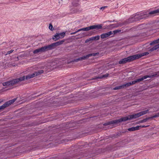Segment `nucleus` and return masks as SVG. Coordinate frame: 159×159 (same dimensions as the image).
<instances>
[{
	"label": "nucleus",
	"instance_id": "obj_5",
	"mask_svg": "<svg viewBox=\"0 0 159 159\" xmlns=\"http://www.w3.org/2000/svg\"><path fill=\"white\" fill-rule=\"evenodd\" d=\"M135 60L134 55H132L122 59L118 61V63L120 64H124L127 62H130Z\"/></svg>",
	"mask_w": 159,
	"mask_h": 159
},
{
	"label": "nucleus",
	"instance_id": "obj_23",
	"mask_svg": "<svg viewBox=\"0 0 159 159\" xmlns=\"http://www.w3.org/2000/svg\"><path fill=\"white\" fill-rule=\"evenodd\" d=\"M9 106L7 102H6L2 105L0 106V111L1 110L4 109L5 108Z\"/></svg>",
	"mask_w": 159,
	"mask_h": 159
},
{
	"label": "nucleus",
	"instance_id": "obj_2",
	"mask_svg": "<svg viewBox=\"0 0 159 159\" xmlns=\"http://www.w3.org/2000/svg\"><path fill=\"white\" fill-rule=\"evenodd\" d=\"M150 11H146L141 13L139 15H136L134 16L129 18L127 22L120 24L119 25L121 26L125 24L132 23L134 21H139L142 19H146L149 16H153V14H150Z\"/></svg>",
	"mask_w": 159,
	"mask_h": 159
},
{
	"label": "nucleus",
	"instance_id": "obj_30",
	"mask_svg": "<svg viewBox=\"0 0 159 159\" xmlns=\"http://www.w3.org/2000/svg\"><path fill=\"white\" fill-rule=\"evenodd\" d=\"M59 35L61 37V38H63L65 36L66 34L64 32H63L60 33H58Z\"/></svg>",
	"mask_w": 159,
	"mask_h": 159
},
{
	"label": "nucleus",
	"instance_id": "obj_32",
	"mask_svg": "<svg viewBox=\"0 0 159 159\" xmlns=\"http://www.w3.org/2000/svg\"><path fill=\"white\" fill-rule=\"evenodd\" d=\"M120 89H122L121 86H119L117 87H116L115 88H113L112 89L114 90H118Z\"/></svg>",
	"mask_w": 159,
	"mask_h": 159
},
{
	"label": "nucleus",
	"instance_id": "obj_36",
	"mask_svg": "<svg viewBox=\"0 0 159 159\" xmlns=\"http://www.w3.org/2000/svg\"><path fill=\"white\" fill-rule=\"evenodd\" d=\"M107 95V94L106 93H99L98 95V96H102V95Z\"/></svg>",
	"mask_w": 159,
	"mask_h": 159
},
{
	"label": "nucleus",
	"instance_id": "obj_9",
	"mask_svg": "<svg viewBox=\"0 0 159 159\" xmlns=\"http://www.w3.org/2000/svg\"><path fill=\"white\" fill-rule=\"evenodd\" d=\"M149 53L148 52H144L143 53H141L139 54H135L134 55L135 60L138 59L144 56H146Z\"/></svg>",
	"mask_w": 159,
	"mask_h": 159
},
{
	"label": "nucleus",
	"instance_id": "obj_7",
	"mask_svg": "<svg viewBox=\"0 0 159 159\" xmlns=\"http://www.w3.org/2000/svg\"><path fill=\"white\" fill-rule=\"evenodd\" d=\"M88 55H87L86 56H84L82 57H80L78 58L74 59L71 61H68L67 62V63L70 64L71 63L78 62L79 61H82L83 60H84L85 59L88 58Z\"/></svg>",
	"mask_w": 159,
	"mask_h": 159
},
{
	"label": "nucleus",
	"instance_id": "obj_20",
	"mask_svg": "<svg viewBox=\"0 0 159 159\" xmlns=\"http://www.w3.org/2000/svg\"><path fill=\"white\" fill-rule=\"evenodd\" d=\"M16 98H15L12 100H10L9 101L7 102L9 106L14 103L16 100Z\"/></svg>",
	"mask_w": 159,
	"mask_h": 159
},
{
	"label": "nucleus",
	"instance_id": "obj_38",
	"mask_svg": "<svg viewBox=\"0 0 159 159\" xmlns=\"http://www.w3.org/2000/svg\"><path fill=\"white\" fill-rule=\"evenodd\" d=\"M13 50H11L10 51H8L7 52V54H9L11 53L13 51Z\"/></svg>",
	"mask_w": 159,
	"mask_h": 159
},
{
	"label": "nucleus",
	"instance_id": "obj_21",
	"mask_svg": "<svg viewBox=\"0 0 159 159\" xmlns=\"http://www.w3.org/2000/svg\"><path fill=\"white\" fill-rule=\"evenodd\" d=\"M16 98H15L12 100H10L9 101L7 102L9 106L14 103L16 100Z\"/></svg>",
	"mask_w": 159,
	"mask_h": 159
},
{
	"label": "nucleus",
	"instance_id": "obj_19",
	"mask_svg": "<svg viewBox=\"0 0 159 159\" xmlns=\"http://www.w3.org/2000/svg\"><path fill=\"white\" fill-rule=\"evenodd\" d=\"M158 13H159V9L150 11V14H153V16H154Z\"/></svg>",
	"mask_w": 159,
	"mask_h": 159
},
{
	"label": "nucleus",
	"instance_id": "obj_39",
	"mask_svg": "<svg viewBox=\"0 0 159 159\" xmlns=\"http://www.w3.org/2000/svg\"><path fill=\"white\" fill-rule=\"evenodd\" d=\"M77 32V31L74 32H72V33H70V34L71 35H72V34H75Z\"/></svg>",
	"mask_w": 159,
	"mask_h": 159
},
{
	"label": "nucleus",
	"instance_id": "obj_10",
	"mask_svg": "<svg viewBox=\"0 0 159 159\" xmlns=\"http://www.w3.org/2000/svg\"><path fill=\"white\" fill-rule=\"evenodd\" d=\"M113 34L112 31L102 34L101 35V38L102 39H105L109 37L110 35Z\"/></svg>",
	"mask_w": 159,
	"mask_h": 159
},
{
	"label": "nucleus",
	"instance_id": "obj_25",
	"mask_svg": "<svg viewBox=\"0 0 159 159\" xmlns=\"http://www.w3.org/2000/svg\"><path fill=\"white\" fill-rule=\"evenodd\" d=\"M158 48H158V47L157 44V45H155V46H154V47H153L152 48L150 49L149 50V51H150V52H152V51H153L154 50H156Z\"/></svg>",
	"mask_w": 159,
	"mask_h": 159
},
{
	"label": "nucleus",
	"instance_id": "obj_26",
	"mask_svg": "<svg viewBox=\"0 0 159 159\" xmlns=\"http://www.w3.org/2000/svg\"><path fill=\"white\" fill-rule=\"evenodd\" d=\"M100 36L99 35L96 36L95 37H93L90 39L92 40H97L99 39Z\"/></svg>",
	"mask_w": 159,
	"mask_h": 159
},
{
	"label": "nucleus",
	"instance_id": "obj_17",
	"mask_svg": "<svg viewBox=\"0 0 159 159\" xmlns=\"http://www.w3.org/2000/svg\"><path fill=\"white\" fill-rule=\"evenodd\" d=\"M33 52L34 54H35L38 53H41L43 52L42 51V48H41L34 50Z\"/></svg>",
	"mask_w": 159,
	"mask_h": 159
},
{
	"label": "nucleus",
	"instance_id": "obj_3",
	"mask_svg": "<svg viewBox=\"0 0 159 159\" xmlns=\"http://www.w3.org/2000/svg\"><path fill=\"white\" fill-rule=\"evenodd\" d=\"M25 79V76H24L18 78L13 79L4 82L2 83L3 85L4 86H13L17 83L23 81Z\"/></svg>",
	"mask_w": 159,
	"mask_h": 159
},
{
	"label": "nucleus",
	"instance_id": "obj_13",
	"mask_svg": "<svg viewBox=\"0 0 159 159\" xmlns=\"http://www.w3.org/2000/svg\"><path fill=\"white\" fill-rule=\"evenodd\" d=\"M140 126H139V125H138L136 127H132L128 129V130L130 131H134L140 129Z\"/></svg>",
	"mask_w": 159,
	"mask_h": 159
},
{
	"label": "nucleus",
	"instance_id": "obj_33",
	"mask_svg": "<svg viewBox=\"0 0 159 159\" xmlns=\"http://www.w3.org/2000/svg\"><path fill=\"white\" fill-rule=\"evenodd\" d=\"M49 29L51 31H53L54 29L53 28V26L51 24H49Z\"/></svg>",
	"mask_w": 159,
	"mask_h": 159
},
{
	"label": "nucleus",
	"instance_id": "obj_31",
	"mask_svg": "<svg viewBox=\"0 0 159 159\" xmlns=\"http://www.w3.org/2000/svg\"><path fill=\"white\" fill-rule=\"evenodd\" d=\"M121 30H116L113 31L112 32L113 34H116L117 33L120 32Z\"/></svg>",
	"mask_w": 159,
	"mask_h": 159
},
{
	"label": "nucleus",
	"instance_id": "obj_6",
	"mask_svg": "<svg viewBox=\"0 0 159 159\" xmlns=\"http://www.w3.org/2000/svg\"><path fill=\"white\" fill-rule=\"evenodd\" d=\"M102 28V24L98 25H93L89 27H86L82 28L83 31H87L90 30L96 29L97 30L101 29Z\"/></svg>",
	"mask_w": 159,
	"mask_h": 159
},
{
	"label": "nucleus",
	"instance_id": "obj_11",
	"mask_svg": "<svg viewBox=\"0 0 159 159\" xmlns=\"http://www.w3.org/2000/svg\"><path fill=\"white\" fill-rule=\"evenodd\" d=\"M65 41L64 40H60L55 43H52V45L54 48L55 47L62 44Z\"/></svg>",
	"mask_w": 159,
	"mask_h": 159
},
{
	"label": "nucleus",
	"instance_id": "obj_12",
	"mask_svg": "<svg viewBox=\"0 0 159 159\" xmlns=\"http://www.w3.org/2000/svg\"><path fill=\"white\" fill-rule=\"evenodd\" d=\"M109 74L108 73H107L105 75H103L102 76H98L92 78L91 80H97L98 79H101L103 78H105L106 77H108Z\"/></svg>",
	"mask_w": 159,
	"mask_h": 159
},
{
	"label": "nucleus",
	"instance_id": "obj_42",
	"mask_svg": "<svg viewBox=\"0 0 159 159\" xmlns=\"http://www.w3.org/2000/svg\"><path fill=\"white\" fill-rule=\"evenodd\" d=\"M158 117H159V112L156 113Z\"/></svg>",
	"mask_w": 159,
	"mask_h": 159
},
{
	"label": "nucleus",
	"instance_id": "obj_8",
	"mask_svg": "<svg viewBox=\"0 0 159 159\" xmlns=\"http://www.w3.org/2000/svg\"><path fill=\"white\" fill-rule=\"evenodd\" d=\"M41 48L43 52L48 50L52 49L54 48L52 44L48 45L42 47Z\"/></svg>",
	"mask_w": 159,
	"mask_h": 159
},
{
	"label": "nucleus",
	"instance_id": "obj_14",
	"mask_svg": "<svg viewBox=\"0 0 159 159\" xmlns=\"http://www.w3.org/2000/svg\"><path fill=\"white\" fill-rule=\"evenodd\" d=\"M52 39L54 40V41H56L61 38V37L59 35V34L57 33H56V34L54 35Z\"/></svg>",
	"mask_w": 159,
	"mask_h": 159
},
{
	"label": "nucleus",
	"instance_id": "obj_24",
	"mask_svg": "<svg viewBox=\"0 0 159 159\" xmlns=\"http://www.w3.org/2000/svg\"><path fill=\"white\" fill-rule=\"evenodd\" d=\"M159 43V38L153 41L152 42L150 43L149 44L150 45H152L154 44L158 43Z\"/></svg>",
	"mask_w": 159,
	"mask_h": 159
},
{
	"label": "nucleus",
	"instance_id": "obj_43",
	"mask_svg": "<svg viewBox=\"0 0 159 159\" xmlns=\"http://www.w3.org/2000/svg\"><path fill=\"white\" fill-rule=\"evenodd\" d=\"M89 41V40L88 39H87V40H86V41H85V43H87V42H88V41Z\"/></svg>",
	"mask_w": 159,
	"mask_h": 159
},
{
	"label": "nucleus",
	"instance_id": "obj_37",
	"mask_svg": "<svg viewBox=\"0 0 159 159\" xmlns=\"http://www.w3.org/2000/svg\"><path fill=\"white\" fill-rule=\"evenodd\" d=\"M140 129L141 128H146V127H148L149 126V125H140Z\"/></svg>",
	"mask_w": 159,
	"mask_h": 159
},
{
	"label": "nucleus",
	"instance_id": "obj_35",
	"mask_svg": "<svg viewBox=\"0 0 159 159\" xmlns=\"http://www.w3.org/2000/svg\"><path fill=\"white\" fill-rule=\"evenodd\" d=\"M121 135V133H118V134H116V135H115V137H117L118 136H120Z\"/></svg>",
	"mask_w": 159,
	"mask_h": 159
},
{
	"label": "nucleus",
	"instance_id": "obj_40",
	"mask_svg": "<svg viewBox=\"0 0 159 159\" xmlns=\"http://www.w3.org/2000/svg\"><path fill=\"white\" fill-rule=\"evenodd\" d=\"M106 7H107L106 6H104V7H101V8H100L101 9H102L103 10V9H104V8H105Z\"/></svg>",
	"mask_w": 159,
	"mask_h": 159
},
{
	"label": "nucleus",
	"instance_id": "obj_34",
	"mask_svg": "<svg viewBox=\"0 0 159 159\" xmlns=\"http://www.w3.org/2000/svg\"><path fill=\"white\" fill-rule=\"evenodd\" d=\"M157 117H158L157 116V114H156L155 115L151 117H149V119H152L153 118H156Z\"/></svg>",
	"mask_w": 159,
	"mask_h": 159
},
{
	"label": "nucleus",
	"instance_id": "obj_16",
	"mask_svg": "<svg viewBox=\"0 0 159 159\" xmlns=\"http://www.w3.org/2000/svg\"><path fill=\"white\" fill-rule=\"evenodd\" d=\"M132 85V82H129L127 83L124 84H122V85H121V86L122 88V89H123L125 88H127Z\"/></svg>",
	"mask_w": 159,
	"mask_h": 159
},
{
	"label": "nucleus",
	"instance_id": "obj_22",
	"mask_svg": "<svg viewBox=\"0 0 159 159\" xmlns=\"http://www.w3.org/2000/svg\"><path fill=\"white\" fill-rule=\"evenodd\" d=\"M78 0H72V4L75 7H76L78 6Z\"/></svg>",
	"mask_w": 159,
	"mask_h": 159
},
{
	"label": "nucleus",
	"instance_id": "obj_29",
	"mask_svg": "<svg viewBox=\"0 0 159 159\" xmlns=\"http://www.w3.org/2000/svg\"><path fill=\"white\" fill-rule=\"evenodd\" d=\"M125 140L121 141L119 143H118L117 144L118 145H120V146L123 147V145H125L124 143L125 142Z\"/></svg>",
	"mask_w": 159,
	"mask_h": 159
},
{
	"label": "nucleus",
	"instance_id": "obj_1",
	"mask_svg": "<svg viewBox=\"0 0 159 159\" xmlns=\"http://www.w3.org/2000/svg\"><path fill=\"white\" fill-rule=\"evenodd\" d=\"M148 110L142 111L137 113L130 115L128 116L121 118L118 120H112L107 122L105 123L103 125L104 126H107L110 125H116L122 121H125L127 120L134 119L147 114L148 112Z\"/></svg>",
	"mask_w": 159,
	"mask_h": 159
},
{
	"label": "nucleus",
	"instance_id": "obj_41",
	"mask_svg": "<svg viewBox=\"0 0 159 159\" xmlns=\"http://www.w3.org/2000/svg\"><path fill=\"white\" fill-rule=\"evenodd\" d=\"M83 31V30H82V28L78 30H77V32H79V31Z\"/></svg>",
	"mask_w": 159,
	"mask_h": 159
},
{
	"label": "nucleus",
	"instance_id": "obj_28",
	"mask_svg": "<svg viewBox=\"0 0 159 159\" xmlns=\"http://www.w3.org/2000/svg\"><path fill=\"white\" fill-rule=\"evenodd\" d=\"M149 120V117L146 118L145 119H144L143 120H140L139 121V122L141 123H143L146 122L147 121Z\"/></svg>",
	"mask_w": 159,
	"mask_h": 159
},
{
	"label": "nucleus",
	"instance_id": "obj_45",
	"mask_svg": "<svg viewBox=\"0 0 159 159\" xmlns=\"http://www.w3.org/2000/svg\"><path fill=\"white\" fill-rule=\"evenodd\" d=\"M2 101L0 100V103L2 102Z\"/></svg>",
	"mask_w": 159,
	"mask_h": 159
},
{
	"label": "nucleus",
	"instance_id": "obj_18",
	"mask_svg": "<svg viewBox=\"0 0 159 159\" xmlns=\"http://www.w3.org/2000/svg\"><path fill=\"white\" fill-rule=\"evenodd\" d=\"M34 77H35V74L33 73L31 74H29L28 75L26 76L25 79L26 80H28L30 79L33 78Z\"/></svg>",
	"mask_w": 159,
	"mask_h": 159
},
{
	"label": "nucleus",
	"instance_id": "obj_44",
	"mask_svg": "<svg viewBox=\"0 0 159 159\" xmlns=\"http://www.w3.org/2000/svg\"><path fill=\"white\" fill-rule=\"evenodd\" d=\"M157 46H158V48H159V44H157Z\"/></svg>",
	"mask_w": 159,
	"mask_h": 159
},
{
	"label": "nucleus",
	"instance_id": "obj_4",
	"mask_svg": "<svg viewBox=\"0 0 159 159\" xmlns=\"http://www.w3.org/2000/svg\"><path fill=\"white\" fill-rule=\"evenodd\" d=\"M158 75L157 73H156L155 74L150 75H146L143 76L140 78L136 79L131 82L132 85L134 84L137 83L139 82L143 81V80L147 79L148 78H152L154 77H157Z\"/></svg>",
	"mask_w": 159,
	"mask_h": 159
},
{
	"label": "nucleus",
	"instance_id": "obj_15",
	"mask_svg": "<svg viewBox=\"0 0 159 159\" xmlns=\"http://www.w3.org/2000/svg\"><path fill=\"white\" fill-rule=\"evenodd\" d=\"M44 71V70H39L36 71H35L34 73V74H35V76H36L43 73Z\"/></svg>",
	"mask_w": 159,
	"mask_h": 159
},
{
	"label": "nucleus",
	"instance_id": "obj_27",
	"mask_svg": "<svg viewBox=\"0 0 159 159\" xmlns=\"http://www.w3.org/2000/svg\"><path fill=\"white\" fill-rule=\"evenodd\" d=\"M99 54V52H96V53H90V54H88V58L91 56H96L97 55H98Z\"/></svg>",
	"mask_w": 159,
	"mask_h": 159
}]
</instances>
